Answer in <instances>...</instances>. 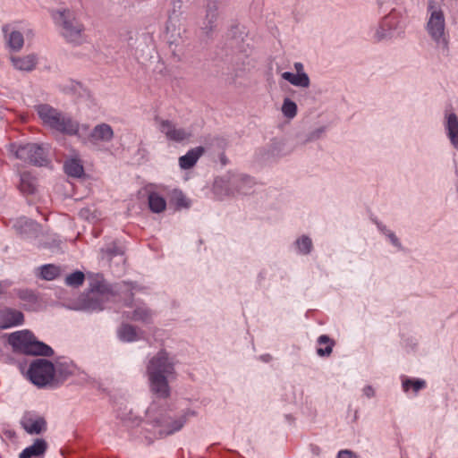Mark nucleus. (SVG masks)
Masks as SVG:
<instances>
[{
  "label": "nucleus",
  "mask_w": 458,
  "mask_h": 458,
  "mask_svg": "<svg viewBox=\"0 0 458 458\" xmlns=\"http://www.w3.org/2000/svg\"><path fill=\"white\" fill-rule=\"evenodd\" d=\"M174 361L165 350H161L148 362L146 372L150 390L160 398L170 395L168 377L175 374Z\"/></svg>",
  "instance_id": "nucleus-1"
},
{
  "label": "nucleus",
  "mask_w": 458,
  "mask_h": 458,
  "mask_svg": "<svg viewBox=\"0 0 458 458\" xmlns=\"http://www.w3.org/2000/svg\"><path fill=\"white\" fill-rule=\"evenodd\" d=\"M8 343L14 352L27 355L50 356L53 353V350L48 345L38 341L28 330L10 334Z\"/></svg>",
  "instance_id": "nucleus-2"
},
{
  "label": "nucleus",
  "mask_w": 458,
  "mask_h": 458,
  "mask_svg": "<svg viewBox=\"0 0 458 458\" xmlns=\"http://www.w3.org/2000/svg\"><path fill=\"white\" fill-rule=\"evenodd\" d=\"M37 112L45 124H47L58 131L72 135L76 134L79 131V124L76 122L62 115L59 112L47 105L38 106Z\"/></svg>",
  "instance_id": "nucleus-3"
},
{
  "label": "nucleus",
  "mask_w": 458,
  "mask_h": 458,
  "mask_svg": "<svg viewBox=\"0 0 458 458\" xmlns=\"http://www.w3.org/2000/svg\"><path fill=\"white\" fill-rule=\"evenodd\" d=\"M53 18L57 24L62 26L63 36L71 42H80L82 38L84 26L75 17L74 13L69 10L56 12Z\"/></svg>",
  "instance_id": "nucleus-4"
},
{
  "label": "nucleus",
  "mask_w": 458,
  "mask_h": 458,
  "mask_svg": "<svg viewBox=\"0 0 458 458\" xmlns=\"http://www.w3.org/2000/svg\"><path fill=\"white\" fill-rule=\"evenodd\" d=\"M28 376L34 385L45 386L50 384L54 379V364L49 360L38 359L30 364Z\"/></svg>",
  "instance_id": "nucleus-5"
},
{
  "label": "nucleus",
  "mask_w": 458,
  "mask_h": 458,
  "mask_svg": "<svg viewBox=\"0 0 458 458\" xmlns=\"http://www.w3.org/2000/svg\"><path fill=\"white\" fill-rule=\"evenodd\" d=\"M15 156L21 160L37 165H43L46 161L43 148L36 144L19 146L15 151Z\"/></svg>",
  "instance_id": "nucleus-6"
},
{
  "label": "nucleus",
  "mask_w": 458,
  "mask_h": 458,
  "mask_svg": "<svg viewBox=\"0 0 458 458\" xmlns=\"http://www.w3.org/2000/svg\"><path fill=\"white\" fill-rule=\"evenodd\" d=\"M427 30L433 39L446 44L445 37V17L441 10H432L427 24Z\"/></svg>",
  "instance_id": "nucleus-7"
},
{
  "label": "nucleus",
  "mask_w": 458,
  "mask_h": 458,
  "mask_svg": "<svg viewBox=\"0 0 458 458\" xmlns=\"http://www.w3.org/2000/svg\"><path fill=\"white\" fill-rule=\"evenodd\" d=\"M114 296L113 293L104 284H98L92 286L89 293L88 299L89 303L88 304L89 309L92 310H102L103 304Z\"/></svg>",
  "instance_id": "nucleus-8"
},
{
  "label": "nucleus",
  "mask_w": 458,
  "mask_h": 458,
  "mask_svg": "<svg viewBox=\"0 0 458 458\" xmlns=\"http://www.w3.org/2000/svg\"><path fill=\"white\" fill-rule=\"evenodd\" d=\"M184 421L185 420L182 418L172 419L167 415H164L154 421L153 427L155 428V433L162 437L180 430L182 428Z\"/></svg>",
  "instance_id": "nucleus-9"
},
{
  "label": "nucleus",
  "mask_w": 458,
  "mask_h": 458,
  "mask_svg": "<svg viewBox=\"0 0 458 458\" xmlns=\"http://www.w3.org/2000/svg\"><path fill=\"white\" fill-rule=\"evenodd\" d=\"M21 424L25 431L30 435H38L47 429L46 420L35 414H25Z\"/></svg>",
  "instance_id": "nucleus-10"
},
{
  "label": "nucleus",
  "mask_w": 458,
  "mask_h": 458,
  "mask_svg": "<svg viewBox=\"0 0 458 458\" xmlns=\"http://www.w3.org/2000/svg\"><path fill=\"white\" fill-rule=\"evenodd\" d=\"M160 131L169 140L180 142L191 136L190 131L182 128H176L174 123L168 120H162L160 123Z\"/></svg>",
  "instance_id": "nucleus-11"
},
{
  "label": "nucleus",
  "mask_w": 458,
  "mask_h": 458,
  "mask_svg": "<svg viewBox=\"0 0 458 458\" xmlns=\"http://www.w3.org/2000/svg\"><path fill=\"white\" fill-rule=\"evenodd\" d=\"M23 314L16 310L4 309L0 310V328H9L23 323Z\"/></svg>",
  "instance_id": "nucleus-12"
},
{
  "label": "nucleus",
  "mask_w": 458,
  "mask_h": 458,
  "mask_svg": "<svg viewBox=\"0 0 458 458\" xmlns=\"http://www.w3.org/2000/svg\"><path fill=\"white\" fill-rule=\"evenodd\" d=\"M445 127L452 145L458 148V117L455 114H445Z\"/></svg>",
  "instance_id": "nucleus-13"
},
{
  "label": "nucleus",
  "mask_w": 458,
  "mask_h": 458,
  "mask_svg": "<svg viewBox=\"0 0 458 458\" xmlns=\"http://www.w3.org/2000/svg\"><path fill=\"white\" fill-rule=\"evenodd\" d=\"M37 179L29 172H23L20 175L18 188L24 195L34 194L37 191Z\"/></svg>",
  "instance_id": "nucleus-14"
},
{
  "label": "nucleus",
  "mask_w": 458,
  "mask_h": 458,
  "mask_svg": "<svg viewBox=\"0 0 458 458\" xmlns=\"http://www.w3.org/2000/svg\"><path fill=\"white\" fill-rule=\"evenodd\" d=\"M203 147H197L189 150L186 155L181 157L179 158V165L182 169H190L198 161V159L204 153Z\"/></svg>",
  "instance_id": "nucleus-15"
},
{
  "label": "nucleus",
  "mask_w": 458,
  "mask_h": 458,
  "mask_svg": "<svg viewBox=\"0 0 458 458\" xmlns=\"http://www.w3.org/2000/svg\"><path fill=\"white\" fill-rule=\"evenodd\" d=\"M113 137V129L107 123L97 125L90 133V139L94 141H109Z\"/></svg>",
  "instance_id": "nucleus-16"
},
{
  "label": "nucleus",
  "mask_w": 458,
  "mask_h": 458,
  "mask_svg": "<svg viewBox=\"0 0 458 458\" xmlns=\"http://www.w3.org/2000/svg\"><path fill=\"white\" fill-rule=\"evenodd\" d=\"M47 450V443L43 439H37L33 445L25 448L20 454V458H33L43 455Z\"/></svg>",
  "instance_id": "nucleus-17"
},
{
  "label": "nucleus",
  "mask_w": 458,
  "mask_h": 458,
  "mask_svg": "<svg viewBox=\"0 0 458 458\" xmlns=\"http://www.w3.org/2000/svg\"><path fill=\"white\" fill-rule=\"evenodd\" d=\"M11 61L16 69L21 71L33 70L37 63V59L33 55H29L23 57L12 56Z\"/></svg>",
  "instance_id": "nucleus-18"
},
{
  "label": "nucleus",
  "mask_w": 458,
  "mask_h": 458,
  "mask_svg": "<svg viewBox=\"0 0 458 458\" xmlns=\"http://www.w3.org/2000/svg\"><path fill=\"white\" fill-rule=\"evenodd\" d=\"M282 77L294 86L306 88L310 85V80L306 73L294 74L289 72H285L282 74Z\"/></svg>",
  "instance_id": "nucleus-19"
},
{
  "label": "nucleus",
  "mask_w": 458,
  "mask_h": 458,
  "mask_svg": "<svg viewBox=\"0 0 458 458\" xmlns=\"http://www.w3.org/2000/svg\"><path fill=\"white\" fill-rule=\"evenodd\" d=\"M148 207L154 213H161L165 210L166 202L163 197L157 192L148 195Z\"/></svg>",
  "instance_id": "nucleus-20"
},
{
  "label": "nucleus",
  "mask_w": 458,
  "mask_h": 458,
  "mask_svg": "<svg viewBox=\"0 0 458 458\" xmlns=\"http://www.w3.org/2000/svg\"><path fill=\"white\" fill-rule=\"evenodd\" d=\"M318 348L317 353L319 356H329L332 353L335 342L327 335H320L318 339Z\"/></svg>",
  "instance_id": "nucleus-21"
},
{
  "label": "nucleus",
  "mask_w": 458,
  "mask_h": 458,
  "mask_svg": "<svg viewBox=\"0 0 458 458\" xmlns=\"http://www.w3.org/2000/svg\"><path fill=\"white\" fill-rule=\"evenodd\" d=\"M64 169L68 175L73 177H81L83 174L84 169L81 161L78 159H70L64 164Z\"/></svg>",
  "instance_id": "nucleus-22"
},
{
  "label": "nucleus",
  "mask_w": 458,
  "mask_h": 458,
  "mask_svg": "<svg viewBox=\"0 0 458 458\" xmlns=\"http://www.w3.org/2000/svg\"><path fill=\"white\" fill-rule=\"evenodd\" d=\"M6 38L9 47L13 51H19L24 44L23 36L19 31H12Z\"/></svg>",
  "instance_id": "nucleus-23"
},
{
  "label": "nucleus",
  "mask_w": 458,
  "mask_h": 458,
  "mask_svg": "<svg viewBox=\"0 0 458 458\" xmlns=\"http://www.w3.org/2000/svg\"><path fill=\"white\" fill-rule=\"evenodd\" d=\"M60 275V268L55 265H44L40 268V276L45 280H54Z\"/></svg>",
  "instance_id": "nucleus-24"
},
{
  "label": "nucleus",
  "mask_w": 458,
  "mask_h": 458,
  "mask_svg": "<svg viewBox=\"0 0 458 458\" xmlns=\"http://www.w3.org/2000/svg\"><path fill=\"white\" fill-rule=\"evenodd\" d=\"M85 276L81 271H75L65 278V284L72 287H79L84 282Z\"/></svg>",
  "instance_id": "nucleus-25"
},
{
  "label": "nucleus",
  "mask_w": 458,
  "mask_h": 458,
  "mask_svg": "<svg viewBox=\"0 0 458 458\" xmlns=\"http://www.w3.org/2000/svg\"><path fill=\"white\" fill-rule=\"evenodd\" d=\"M172 202L177 208H189L190 200L181 191H174L172 193Z\"/></svg>",
  "instance_id": "nucleus-26"
},
{
  "label": "nucleus",
  "mask_w": 458,
  "mask_h": 458,
  "mask_svg": "<svg viewBox=\"0 0 458 458\" xmlns=\"http://www.w3.org/2000/svg\"><path fill=\"white\" fill-rule=\"evenodd\" d=\"M121 339L131 342L137 339L135 328L131 325H123L119 331Z\"/></svg>",
  "instance_id": "nucleus-27"
},
{
  "label": "nucleus",
  "mask_w": 458,
  "mask_h": 458,
  "mask_svg": "<svg viewBox=\"0 0 458 458\" xmlns=\"http://www.w3.org/2000/svg\"><path fill=\"white\" fill-rule=\"evenodd\" d=\"M425 381L421 379H406L403 382V388L405 392H408L411 388L414 393H417L425 387Z\"/></svg>",
  "instance_id": "nucleus-28"
},
{
  "label": "nucleus",
  "mask_w": 458,
  "mask_h": 458,
  "mask_svg": "<svg viewBox=\"0 0 458 458\" xmlns=\"http://www.w3.org/2000/svg\"><path fill=\"white\" fill-rule=\"evenodd\" d=\"M151 318V312L148 309L145 307L137 308L132 314L131 319L136 321H144L147 322Z\"/></svg>",
  "instance_id": "nucleus-29"
},
{
  "label": "nucleus",
  "mask_w": 458,
  "mask_h": 458,
  "mask_svg": "<svg viewBox=\"0 0 458 458\" xmlns=\"http://www.w3.org/2000/svg\"><path fill=\"white\" fill-rule=\"evenodd\" d=\"M283 114L288 118H293L297 113V106L294 102L286 98L282 106Z\"/></svg>",
  "instance_id": "nucleus-30"
},
{
  "label": "nucleus",
  "mask_w": 458,
  "mask_h": 458,
  "mask_svg": "<svg viewBox=\"0 0 458 458\" xmlns=\"http://www.w3.org/2000/svg\"><path fill=\"white\" fill-rule=\"evenodd\" d=\"M296 243L300 252L303 254H308L311 250L312 242L307 236H302L296 242Z\"/></svg>",
  "instance_id": "nucleus-31"
},
{
  "label": "nucleus",
  "mask_w": 458,
  "mask_h": 458,
  "mask_svg": "<svg viewBox=\"0 0 458 458\" xmlns=\"http://www.w3.org/2000/svg\"><path fill=\"white\" fill-rule=\"evenodd\" d=\"M337 458H355V455L351 451L343 450L339 452Z\"/></svg>",
  "instance_id": "nucleus-32"
},
{
  "label": "nucleus",
  "mask_w": 458,
  "mask_h": 458,
  "mask_svg": "<svg viewBox=\"0 0 458 458\" xmlns=\"http://www.w3.org/2000/svg\"><path fill=\"white\" fill-rule=\"evenodd\" d=\"M363 391L368 397L374 395V389L371 386H366Z\"/></svg>",
  "instance_id": "nucleus-33"
},
{
  "label": "nucleus",
  "mask_w": 458,
  "mask_h": 458,
  "mask_svg": "<svg viewBox=\"0 0 458 458\" xmlns=\"http://www.w3.org/2000/svg\"><path fill=\"white\" fill-rule=\"evenodd\" d=\"M294 67H295L296 71L298 72V73H301V72L303 69V65L301 63H296L294 64Z\"/></svg>",
  "instance_id": "nucleus-34"
},
{
  "label": "nucleus",
  "mask_w": 458,
  "mask_h": 458,
  "mask_svg": "<svg viewBox=\"0 0 458 458\" xmlns=\"http://www.w3.org/2000/svg\"><path fill=\"white\" fill-rule=\"evenodd\" d=\"M391 239H392V241H393V242H394V243H396L397 239H396V237H395L394 235H392V236H391Z\"/></svg>",
  "instance_id": "nucleus-35"
},
{
  "label": "nucleus",
  "mask_w": 458,
  "mask_h": 458,
  "mask_svg": "<svg viewBox=\"0 0 458 458\" xmlns=\"http://www.w3.org/2000/svg\"><path fill=\"white\" fill-rule=\"evenodd\" d=\"M3 30L4 31V33H7V31H8V26H7V25H6V26H4V27L3 28Z\"/></svg>",
  "instance_id": "nucleus-36"
}]
</instances>
